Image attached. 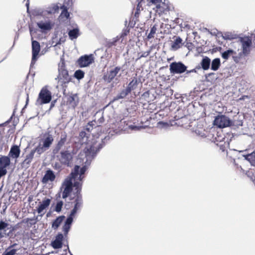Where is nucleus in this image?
Returning a JSON list of instances; mask_svg holds the SVG:
<instances>
[{
  "label": "nucleus",
  "mask_w": 255,
  "mask_h": 255,
  "mask_svg": "<svg viewBox=\"0 0 255 255\" xmlns=\"http://www.w3.org/2000/svg\"><path fill=\"white\" fill-rule=\"evenodd\" d=\"M106 138L107 137H105L100 142L97 141H92L90 144L86 146L85 148L86 156L85 164L81 167L78 165H75L73 171L70 174V177L75 180L79 174L84 175L85 174L92 160L96 157L97 153L105 145V140Z\"/></svg>",
  "instance_id": "nucleus-1"
},
{
  "label": "nucleus",
  "mask_w": 255,
  "mask_h": 255,
  "mask_svg": "<svg viewBox=\"0 0 255 255\" xmlns=\"http://www.w3.org/2000/svg\"><path fill=\"white\" fill-rule=\"evenodd\" d=\"M239 41L241 44V48L242 54L248 56L251 53V47L252 46V39L250 36H245L240 37Z\"/></svg>",
  "instance_id": "nucleus-2"
},
{
  "label": "nucleus",
  "mask_w": 255,
  "mask_h": 255,
  "mask_svg": "<svg viewBox=\"0 0 255 255\" xmlns=\"http://www.w3.org/2000/svg\"><path fill=\"white\" fill-rule=\"evenodd\" d=\"M231 120L225 115L220 114L215 117L213 125L217 128H223L230 127Z\"/></svg>",
  "instance_id": "nucleus-3"
},
{
  "label": "nucleus",
  "mask_w": 255,
  "mask_h": 255,
  "mask_svg": "<svg viewBox=\"0 0 255 255\" xmlns=\"http://www.w3.org/2000/svg\"><path fill=\"white\" fill-rule=\"evenodd\" d=\"M73 179L70 176L66 178L60 188L62 192V198L66 199L70 196L73 191Z\"/></svg>",
  "instance_id": "nucleus-4"
},
{
  "label": "nucleus",
  "mask_w": 255,
  "mask_h": 255,
  "mask_svg": "<svg viewBox=\"0 0 255 255\" xmlns=\"http://www.w3.org/2000/svg\"><path fill=\"white\" fill-rule=\"evenodd\" d=\"M52 99L51 92L46 88H43L40 91L36 101V105H41L49 103Z\"/></svg>",
  "instance_id": "nucleus-5"
},
{
  "label": "nucleus",
  "mask_w": 255,
  "mask_h": 255,
  "mask_svg": "<svg viewBox=\"0 0 255 255\" xmlns=\"http://www.w3.org/2000/svg\"><path fill=\"white\" fill-rule=\"evenodd\" d=\"M187 69V66L181 61H174L169 65L170 73L172 75L186 73Z\"/></svg>",
  "instance_id": "nucleus-6"
},
{
  "label": "nucleus",
  "mask_w": 255,
  "mask_h": 255,
  "mask_svg": "<svg viewBox=\"0 0 255 255\" xmlns=\"http://www.w3.org/2000/svg\"><path fill=\"white\" fill-rule=\"evenodd\" d=\"M32 58L30 64V67L34 65L38 58V55L40 51V43L36 40H33L32 38Z\"/></svg>",
  "instance_id": "nucleus-7"
},
{
  "label": "nucleus",
  "mask_w": 255,
  "mask_h": 255,
  "mask_svg": "<svg viewBox=\"0 0 255 255\" xmlns=\"http://www.w3.org/2000/svg\"><path fill=\"white\" fill-rule=\"evenodd\" d=\"M94 61V59L93 54L84 55L78 59L77 63L80 67L83 68L89 66Z\"/></svg>",
  "instance_id": "nucleus-8"
},
{
  "label": "nucleus",
  "mask_w": 255,
  "mask_h": 255,
  "mask_svg": "<svg viewBox=\"0 0 255 255\" xmlns=\"http://www.w3.org/2000/svg\"><path fill=\"white\" fill-rule=\"evenodd\" d=\"M121 69V68L120 67L117 66L114 69L110 70L109 72L104 75L103 77V80L108 83H111L117 75Z\"/></svg>",
  "instance_id": "nucleus-9"
},
{
  "label": "nucleus",
  "mask_w": 255,
  "mask_h": 255,
  "mask_svg": "<svg viewBox=\"0 0 255 255\" xmlns=\"http://www.w3.org/2000/svg\"><path fill=\"white\" fill-rule=\"evenodd\" d=\"M37 25L42 33H46L52 29L54 23L49 20L45 21L41 20L37 22Z\"/></svg>",
  "instance_id": "nucleus-10"
},
{
  "label": "nucleus",
  "mask_w": 255,
  "mask_h": 255,
  "mask_svg": "<svg viewBox=\"0 0 255 255\" xmlns=\"http://www.w3.org/2000/svg\"><path fill=\"white\" fill-rule=\"evenodd\" d=\"M64 236L61 233H58L55 237V239L51 241L50 245L54 249L62 248L63 245Z\"/></svg>",
  "instance_id": "nucleus-11"
},
{
  "label": "nucleus",
  "mask_w": 255,
  "mask_h": 255,
  "mask_svg": "<svg viewBox=\"0 0 255 255\" xmlns=\"http://www.w3.org/2000/svg\"><path fill=\"white\" fill-rule=\"evenodd\" d=\"M13 231V228L10 224L1 220V238L9 236Z\"/></svg>",
  "instance_id": "nucleus-12"
},
{
  "label": "nucleus",
  "mask_w": 255,
  "mask_h": 255,
  "mask_svg": "<svg viewBox=\"0 0 255 255\" xmlns=\"http://www.w3.org/2000/svg\"><path fill=\"white\" fill-rule=\"evenodd\" d=\"M72 158L73 156L69 151L63 150L60 152L59 160L62 164L69 166L70 162L72 160Z\"/></svg>",
  "instance_id": "nucleus-13"
},
{
  "label": "nucleus",
  "mask_w": 255,
  "mask_h": 255,
  "mask_svg": "<svg viewBox=\"0 0 255 255\" xmlns=\"http://www.w3.org/2000/svg\"><path fill=\"white\" fill-rule=\"evenodd\" d=\"M59 79V82L61 84H65L70 82L72 80V77L69 75L67 70L59 71V75L55 79Z\"/></svg>",
  "instance_id": "nucleus-14"
},
{
  "label": "nucleus",
  "mask_w": 255,
  "mask_h": 255,
  "mask_svg": "<svg viewBox=\"0 0 255 255\" xmlns=\"http://www.w3.org/2000/svg\"><path fill=\"white\" fill-rule=\"evenodd\" d=\"M67 141V134L65 132L62 133L60 140L56 144L55 147L53 149V153L56 154L59 152L60 150L65 145Z\"/></svg>",
  "instance_id": "nucleus-15"
},
{
  "label": "nucleus",
  "mask_w": 255,
  "mask_h": 255,
  "mask_svg": "<svg viewBox=\"0 0 255 255\" xmlns=\"http://www.w3.org/2000/svg\"><path fill=\"white\" fill-rule=\"evenodd\" d=\"M55 178L56 176L53 171L48 169L46 171L44 175L42 178V182L43 183H47L49 181L52 182L55 179Z\"/></svg>",
  "instance_id": "nucleus-16"
},
{
  "label": "nucleus",
  "mask_w": 255,
  "mask_h": 255,
  "mask_svg": "<svg viewBox=\"0 0 255 255\" xmlns=\"http://www.w3.org/2000/svg\"><path fill=\"white\" fill-rule=\"evenodd\" d=\"M20 151L19 146L13 144L10 147L8 156L12 158L17 159L19 157Z\"/></svg>",
  "instance_id": "nucleus-17"
},
{
  "label": "nucleus",
  "mask_w": 255,
  "mask_h": 255,
  "mask_svg": "<svg viewBox=\"0 0 255 255\" xmlns=\"http://www.w3.org/2000/svg\"><path fill=\"white\" fill-rule=\"evenodd\" d=\"M51 201V199L44 198L42 202H39V205L36 209L38 213H41L45 209L48 208L50 204Z\"/></svg>",
  "instance_id": "nucleus-18"
},
{
  "label": "nucleus",
  "mask_w": 255,
  "mask_h": 255,
  "mask_svg": "<svg viewBox=\"0 0 255 255\" xmlns=\"http://www.w3.org/2000/svg\"><path fill=\"white\" fill-rule=\"evenodd\" d=\"M53 140L54 138L52 135L49 132L46 133L43 139L42 145L43 147H45L46 149L49 148L52 144Z\"/></svg>",
  "instance_id": "nucleus-19"
},
{
  "label": "nucleus",
  "mask_w": 255,
  "mask_h": 255,
  "mask_svg": "<svg viewBox=\"0 0 255 255\" xmlns=\"http://www.w3.org/2000/svg\"><path fill=\"white\" fill-rule=\"evenodd\" d=\"M79 98L77 94H71L67 98V103L74 109L78 104Z\"/></svg>",
  "instance_id": "nucleus-20"
},
{
  "label": "nucleus",
  "mask_w": 255,
  "mask_h": 255,
  "mask_svg": "<svg viewBox=\"0 0 255 255\" xmlns=\"http://www.w3.org/2000/svg\"><path fill=\"white\" fill-rule=\"evenodd\" d=\"M34 155L32 153L30 152L29 153L27 154L25 156L24 160L21 163V167L22 168L27 169L28 168L31 162Z\"/></svg>",
  "instance_id": "nucleus-21"
},
{
  "label": "nucleus",
  "mask_w": 255,
  "mask_h": 255,
  "mask_svg": "<svg viewBox=\"0 0 255 255\" xmlns=\"http://www.w3.org/2000/svg\"><path fill=\"white\" fill-rule=\"evenodd\" d=\"M130 92L127 89L122 90L120 93L116 96L114 97L113 99L111 101L110 104L114 103L115 101H118L120 99H123L126 98Z\"/></svg>",
  "instance_id": "nucleus-22"
},
{
  "label": "nucleus",
  "mask_w": 255,
  "mask_h": 255,
  "mask_svg": "<svg viewBox=\"0 0 255 255\" xmlns=\"http://www.w3.org/2000/svg\"><path fill=\"white\" fill-rule=\"evenodd\" d=\"M73 221L70 219L66 218L64 221V225L62 227V231L64 233L63 235L66 237L70 230L71 225L73 223Z\"/></svg>",
  "instance_id": "nucleus-23"
},
{
  "label": "nucleus",
  "mask_w": 255,
  "mask_h": 255,
  "mask_svg": "<svg viewBox=\"0 0 255 255\" xmlns=\"http://www.w3.org/2000/svg\"><path fill=\"white\" fill-rule=\"evenodd\" d=\"M200 65L203 70L206 71L208 70L211 65L210 58L207 56H204L200 62Z\"/></svg>",
  "instance_id": "nucleus-24"
},
{
  "label": "nucleus",
  "mask_w": 255,
  "mask_h": 255,
  "mask_svg": "<svg viewBox=\"0 0 255 255\" xmlns=\"http://www.w3.org/2000/svg\"><path fill=\"white\" fill-rule=\"evenodd\" d=\"M68 34L69 38L71 40L77 39L80 35L79 28L77 26L76 27L69 30L68 31Z\"/></svg>",
  "instance_id": "nucleus-25"
},
{
  "label": "nucleus",
  "mask_w": 255,
  "mask_h": 255,
  "mask_svg": "<svg viewBox=\"0 0 255 255\" xmlns=\"http://www.w3.org/2000/svg\"><path fill=\"white\" fill-rule=\"evenodd\" d=\"M65 216L64 215H61L57 217L55 220L53 221L51 224V227L54 230L57 229L65 219Z\"/></svg>",
  "instance_id": "nucleus-26"
},
{
  "label": "nucleus",
  "mask_w": 255,
  "mask_h": 255,
  "mask_svg": "<svg viewBox=\"0 0 255 255\" xmlns=\"http://www.w3.org/2000/svg\"><path fill=\"white\" fill-rule=\"evenodd\" d=\"M75 196L74 208L79 209L83 205V199L82 194H74Z\"/></svg>",
  "instance_id": "nucleus-27"
},
{
  "label": "nucleus",
  "mask_w": 255,
  "mask_h": 255,
  "mask_svg": "<svg viewBox=\"0 0 255 255\" xmlns=\"http://www.w3.org/2000/svg\"><path fill=\"white\" fill-rule=\"evenodd\" d=\"M221 66V60L219 58H216L211 61V69L213 71H217Z\"/></svg>",
  "instance_id": "nucleus-28"
},
{
  "label": "nucleus",
  "mask_w": 255,
  "mask_h": 255,
  "mask_svg": "<svg viewBox=\"0 0 255 255\" xmlns=\"http://www.w3.org/2000/svg\"><path fill=\"white\" fill-rule=\"evenodd\" d=\"M138 80L136 77H133L132 80L128 83L126 88L131 92V91L135 89L138 85Z\"/></svg>",
  "instance_id": "nucleus-29"
},
{
  "label": "nucleus",
  "mask_w": 255,
  "mask_h": 255,
  "mask_svg": "<svg viewBox=\"0 0 255 255\" xmlns=\"http://www.w3.org/2000/svg\"><path fill=\"white\" fill-rule=\"evenodd\" d=\"M82 182L78 181H75L73 183V188H75L73 191V194H81Z\"/></svg>",
  "instance_id": "nucleus-30"
},
{
  "label": "nucleus",
  "mask_w": 255,
  "mask_h": 255,
  "mask_svg": "<svg viewBox=\"0 0 255 255\" xmlns=\"http://www.w3.org/2000/svg\"><path fill=\"white\" fill-rule=\"evenodd\" d=\"M182 39L179 37L177 36L176 37V39L174 40V41L171 44V48L174 50H177L180 48L181 47L180 44L182 43Z\"/></svg>",
  "instance_id": "nucleus-31"
},
{
  "label": "nucleus",
  "mask_w": 255,
  "mask_h": 255,
  "mask_svg": "<svg viewBox=\"0 0 255 255\" xmlns=\"http://www.w3.org/2000/svg\"><path fill=\"white\" fill-rule=\"evenodd\" d=\"M237 53L235 51L229 48L228 50L222 52L221 54V56L223 59L227 60L230 57V56H232V55H235Z\"/></svg>",
  "instance_id": "nucleus-32"
},
{
  "label": "nucleus",
  "mask_w": 255,
  "mask_h": 255,
  "mask_svg": "<svg viewBox=\"0 0 255 255\" xmlns=\"http://www.w3.org/2000/svg\"><path fill=\"white\" fill-rule=\"evenodd\" d=\"M46 149H47L45 147H43V145L41 146L40 144H39L35 148L32 149L30 152L33 155H34L35 153H37V154L39 155L43 153Z\"/></svg>",
  "instance_id": "nucleus-33"
},
{
  "label": "nucleus",
  "mask_w": 255,
  "mask_h": 255,
  "mask_svg": "<svg viewBox=\"0 0 255 255\" xmlns=\"http://www.w3.org/2000/svg\"><path fill=\"white\" fill-rule=\"evenodd\" d=\"M245 159L248 161H249L250 163L253 165L255 166V152H253L250 154H247L246 155H243Z\"/></svg>",
  "instance_id": "nucleus-34"
},
{
  "label": "nucleus",
  "mask_w": 255,
  "mask_h": 255,
  "mask_svg": "<svg viewBox=\"0 0 255 255\" xmlns=\"http://www.w3.org/2000/svg\"><path fill=\"white\" fill-rule=\"evenodd\" d=\"M218 34H220L224 40H232L237 38V35L231 32H225L224 34L222 32H219Z\"/></svg>",
  "instance_id": "nucleus-35"
},
{
  "label": "nucleus",
  "mask_w": 255,
  "mask_h": 255,
  "mask_svg": "<svg viewBox=\"0 0 255 255\" xmlns=\"http://www.w3.org/2000/svg\"><path fill=\"white\" fill-rule=\"evenodd\" d=\"M10 157L8 156L1 155V166L8 167L10 164Z\"/></svg>",
  "instance_id": "nucleus-36"
},
{
  "label": "nucleus",
  "mask_w": 255,
  "mask_h": 255,
  "mask_svg": "<svg viewBox=\"0 0 255 255\" xmlns=\"http://www.w3.org/2000/svg\"><path fill=\"white\" fill-rule=\"evenodd\" d=\"M59 8V6L57 4L53 3L51 4V6L47 8L46 11L48 14L55 13L58 11Z\"/></svg>",
  "instance_id": "nucleus-37"
},
{
  "label": "nucleus",
  "mask_w": 255,
  "mask_h": 255,
  "mask_svg": "<svg viewBox=\"0 0 255 255\" xmlns=\"http://www.w3.org/2000/svg\"><path fill=\"white\" fill-rule=\"evenodd\" d=\"M84 72L82 70L79 69L75 71L73 77L79 81L84 77Z\"/></svg>",
  "instance_id": "nucleus-38"
},
{
  "label": "nucleus",
  "mask_w": 255,
  "mask_h": 255,
  "mask_svg": "<svg viewBox=\"0 0 255 255\" xmlns=\"http://www.w3.org/2000/svg\"><path fill=\"white\" fill-rule=\"evenodd\" d=\"M243 125V121L242 120H239L237 119V117H235L233 120H231V127H235L239 128L240 126Z\"/></svg>",
  "instance_id": "nucleus-39"
},
{
  "label": "nucleus",
  "mask_w": 255,
  "mask_h": 255,
  "mask_svg": "<svg viewBox=\"0 0 255 255\" xmlns=\"http://www.w3.org/2000/svg\"><path fill=\"white\" fill-rule=\"evenodd\" d=\"M63 206V202L62 200L58 201L53 210V211H55L57 213H60L62 210Z\"/></svg>",
  "instance_id": "nucleus-40"
},
{
  "label": "nucleus",
  "mask_w": 255,
  "mask_h": 255,
  "mask_svg": "<svg viewBox=\"0 0 255 255\" xmlns=\"http://www.w3.org/2000/svg\"><path fill=\"white\" fill-rule=\"evenodd\" d=\"M247 56H245L244 54H242V52H240L237 55H232V58L234 62L236 63H239L241 59Z\"/></svg>",
  "instance_id": "nucleus-41"
},
{
  "label": "nucleus",
  "mask_w": 255,
  "mask_h": 255,
  "mask_svg": "<svg viewBox=\"0 0 255 255\" xmlns=\"http://www.w3.org/2000/svg\"><path fill=\"white\" fill-rule=\"evenodd\" d=\"M119 36H117L116 37L114 38L111 41H109L107 43V45L108 47H111L113 46H115L116 45L117 42L120 40Z\"/></svg>",
  "instance_id": "nucleus-42"
},
{
  "label": "nucleus",
  "mask_w": 255,
  "mask_h": 255,
  "mask_svg": "<svg viewBox=\"0 0 255 255\" xmlns=\"http://www.w3.org/2000/svg\"><path fill=\"white\" fill-rule=\"evenodd\" d=\"M156 31V27L154 25L150 29V32L148 34L147 38L148 39H151L154 37V35Z\"/></svg>",
  "instance_id": "nucleus-43"
},
{
  "label": "nucleus",
  "mask_w": 255,
  "mask_h": 255,
  "mask_svg": "<svg viewBox=\"0 0 255 255\" xmlns=\"http://www.w3.org/2000/svg\"><path fill=\"white\" fill-rule=\"evenodd\" d=\"M78 209L76 208L73 207V208L71 210L69 215L68 216L67 218L70 219L71 220L73 221L74 218L76 214Z\"/></svg>",
  "instance_id": "nucleus-44"
},
{
  "label": "nucleus",
  "mask_w": 255,
  "mask_h": 255,
  "mask_svg": "<svg viewBox=\"0 0 255 255\" xmlns=\"http://www.w3.org/2000/svg\"><path fill=\"white\" fill-rule=\"evenodd\" d=\"M16 250L14 249H8L5 251L2 255H14Z\"/></svg>",
  "instance_id": "nucleus-45"
},
{
  "label": "nucleus",
  "mask_w": 255,
  "mask_h": 255,
  "mask_svg": "<svg viewBox=\"0 0 255 255\" xmlns=\"http://www.w3.org/2000/svg\"><path fill=\"white\" fill-rule=\"evenodd\" d=\"M215 75V73H210L206 74L205 77H206V81L208 82H211V81L216 79V78L215 77H214V76Z\"/></svg>",
  "instance_id": "nucleus-46"
},
{
  "label": "nucleus",
  "mask_w": 255,
  "mask_h": 255,
  "mask_svg": "<svg viewBox=\"0 0 255 255\" xmlns=\"http://www.w3.org/2000/svg\"><path fill=\"white\" fill-rule=\"evenodd\" d=\"M66 70L65 69V63L63 59H61L60 62L58 65V71Z\"/></svg>",
  "instance_id": "nucleus-47"
},
{
  "label": "nucleus",
  "mask_w": 255,
  "mask_h": 255,
  "mask_svg": "<svg viewBox=\"0 0 255 255\" xmlns=\"http://www.w3.org/2000/svg\"><path fill=\"white\" fill-rule=\"evenodd\" d=\"M61 15H62L64 17L66 18L67 19L69 18L70 17V14L68 11V9L66 7H64L62 10L61 12Z\"/></svg>",
  "instance_id": "nucleus-48"
},
{
  "label": "nucleus",
  "mask_w": 255,
  "mask_h": 255,
  "mask_svg": "<svg viewBox=\"0 0 255 255\" xmlns=\"http://www.w3.org/2000/svg\"><path fill=\"white\" fill-rule=\"evenodd\" d=\"M129 29H128V27L124 28L122 30L120 36L119 37L120 38H123L125 36H127L128 34L129 33Z\"/></svg>",
  "instance_id": "nucleus-49"
},
{
  "label": "nucleus",
  "mask_w": 255,
  "mask_h": 255,
  "mask_svg": "<svg viewBox=\"0 0 255 255\" xmlns=\"http://www.w3.org/2000/svg\"><path fill=\"white\" fill-rule=\"evenodd\" d=\"M205 30L206 31H208L209 32H210V33L211 35H216V36H221V35L220 34H218V33L220 32L218 31L217 30V29H214L213 31H210L208 29L206 28Z\"/></svg>",
  "instance_id": "nucleus-50"
},
{
  "label": "nucleus",
  "mask_w": 255,
  "mask_h": 255,
  "mask_svg": "<svg viewBox=\"0 0 255 255\" xmlns=\"http://www.w3.org/2000/svg\"><path fill=\"white\" fill-rule=\"evenodd\" d=\"M150 95V92L149 91H147L144 92L141 95V97L143 98L145 101H147V99L149 98Z\"/></svg>",
  "instance_id": "nucleus-51"
},
{
  "label": "nucleus",
  "mask_w": 255,
  "mask_h": 255,
  "mask_svg": "<svg viewBox=\"0 0 255 255\" xmlns=\"http://www.w3.org/2000/svg\"><path fill=\"white\" fill-rule=\"evenodd\" d=\"M79 136L82 139H84V138L85 137H86L87 138L88 136H87V133L84 130H82L80 132V133H79Z\"/></svg>",
  "instance_id": "nucleus-52"
},
{
  "label": "nucleus",
  "mask_w": 255,
  "mask_h": 255,
  "mask_svg": "<svg viewBox=\"0 0 255 255\" xmlns=\"http://www.w3.org/2000/svg\"><path fill=\"white\" fill-rule=\"evenodd\" d=\"M6 167H7L1 166V177L4 176L6 174V173H7V170L6 169Z\"/></svg>",
  "instance_id": "nucleus-53"
},
{
  "label": "nucleus",
  "mask_w": 255,
  "mask_h": 255,
  "mask_svg": "<svg viewBox=\"0 0 255 255\" xmlns=\"http://www.w3.org/2000/svg\"><path fill=\"white\" fill-rule=\"evenodd\" d=\"M128 127L129 129L134 130H139L141 128V127H138L135 125H130Z\"/></svg>",
  "instance_id": "nucleus-54"
},
{
  "label": "nucleus",
  "mask_w": 255,
  "mask_h": 255,
  "mask_svg": "<svg viewBox=\"0 0 255 255\" xmlns=\"http://www.w3.org/2000/svg\"><path fill=\"white\" fill-rule=\"evenodd\" d=\"M93 127L91 126L90 124H87L84 128V129L90 132L93 129Z\"/></svg>",
  "instance_id": "nucleus-55"
},
{
  "label": "nucleus",
  "mask_w": 255,
  "mask_h": 255,
  "mask_svg": "<svg viewBox=\"0 0 255 255\" xmlns=\"http://www.w3.org/2000/svg\"><path fill=\"white\" fill-rule=\"evenodd\" d=\"M150 51H145L140 56V57H139V58H142V57H147L149 53H150Z\"/></svg>",
  "instance_id": "nucleus-56"
},
{
  "label": "nucleus",
  "mask_w": 255,
  "mask_h": 255,
  "mask_svg": "<svg viewBox=\"0 0 255 255\" xmlns=\"http://www.w3.org/2000/svg\"><path fill=\"white\" fill-rule=\"evenodd\" d=\"M65 3L67 6L70 7L72 5L73 1L72 0H65Z\"/></svg>",
  "instance_id": "nucleus-57"
},
{
  "label": "nucleus",
  "mask_w": 255,
  "mask_h": 255,
  "mask_svg": "<svg viewBox=\"0 0 255 255\" xmlns=\"http://www.w3.org/2000/svg\"><path fill=\"white\" fill-rule=\"evenodd\" d=\"M158 125H161L162 127H166L168 126V124L166 122H164L163 121H160L158 123Z\"/></svg>",
  "instance_id": "nucleus-58"
},
{
  "label": "nucleus",
  "mask_w": 255,
  "mask_h": 255,
  "mask_svg": "<svg viewBox=\"0 0 255 255\" xmlns=\"http://www.w3.org/2000/svg\"><path fill=\"white\" fill-rule=\"evenodd\" d=\"M191 73H197V70L195 68L188 70L187 69L185 74L188 75Z\"/></svg>",
  "instance_id": "nucleus-59"
},
{
  "label": "nucleus",
  "mask_w": 255,
  "mask_h": 255,
  "mask_svg": "<svg viewBox=\"0 0 255 255\" xmlns=\"http://www.w3.org/2000/svg\"><path fill=\"white\" fill-rule=\"evenodd\" d=\"M78 175H79V176H78L77 178H76V179L78 180H79L78 181H79L80 182H82V180L84 178L83 175L79 174Z\"/></svg>",
  "instance_id": "nucleus-60"
},
{
  "label": "nucleus",
  "mask_w": 255,
  "mask_h": 255,
  "mask_svg": "<svg viewBox=\"0 0 255 255\" xmlns=\"http://www.w3.org/2000/svg\"><path fill=\"white\" fill-rule=\"evenodd\" d=\"M11 118H12V117H11L8 120L5 122L4 123L1 124V125H0L1 128L7 125V124H8L10 122Z\"/></svg>",
  "instance_id": "nucleus-61"
},
{
  "label": "nucleus",
  "mask_w": 255,
  "mask_h": 255,
  "mask_svg": "<svg viewBox=\"0 0 255 255\" xmlns=\"http://www.w3.org/2000/svg\"><path fill=\"white\" fill-rule=\"evenodd\" d=\"M56 102V100H54V101H52V102L51 103V104H50V107L49 109V111H50L55 106V104Z\"/></svg>",
  "instance_id": "nucleus-62"
},
{
  "label": "nucleus",
  "mask_w": 255,
  "mask_h": 255,
  "mask_svg": "<svg viewBox=\"0 0 255 255\" xmlns=\"http://www.w3.org/2000/svg\"><path fill=\"white\" fill-rule=\"evenodd\" d=\"M104 118L103 117V116H102L98 120V122L99 124H102L104 123Z\"/></svg>",
  "instance_id": "nucleus-63"
},
{
  "label": "nucleus",
  "mask_w": 255,
  "mask_h": 255,
  "mask_svg": "<svg viewBox=\"0 0 255 255\" xmlns=\"http://www.w3.org/2000/svg\"><path fill=\"white\" fill-rule=\"evenodd\" d=\"M66 246L67 247V249L64 250V252H65V254H67V251L68 250V252L70 253V255H73V254L71 253V252L69 250L68 244H67L66 245Z\"/></svg>",
  "instance_id": "nucleus-64"
}]
</instances>
